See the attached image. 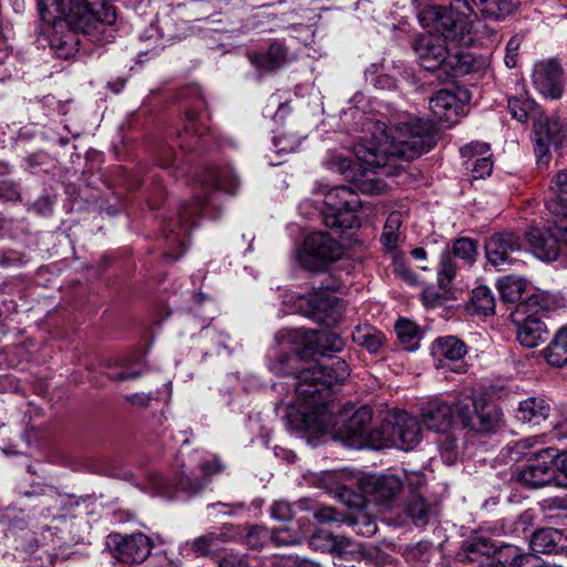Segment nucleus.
<instances>
[{
    "label": "nucleus",
    "mask_w": 567,
    "mask_h": 567,
    "mask_svg": "<svg viewBox=\"0 0 567 567\" xmlns=\"http://www.w3.org/2000/svg\"><path fill=\"white\" fill-rule=\"evenodd\" d=\"M371 138L364 136L354 145L353 152L363 172L359 177L349 173L352 162L340 158L338 171L353 179V186L363 194L379 195L388 188L381 176L391 175L388 166H395L399 158L412 161L432 150L436 143L432 122L420 117H408L391 126L381 122H369Z\"/></svg>",
    "instance_id": "f257e3e1"
},
{
    "label": "nucleus",
    "mask_w": 567,
    "mask_h": 567,
    "mask_svg": "<svg viewBox=\"0 0 567 567\" xmlns=\"http://www.w3.org/2000/svg\"><path fill=\"white\" fill-rule=\"evenodd\" d=\"M301 363L298 354L286 353L270 365L276 374L291 377L288 385L295 389L297 406L289 411L288 420L298 431H326L334 423L332 388L349 377V367L341 359L300 369Z\"/></svg>",
    "instance_id": "f03ea898"
},
{
    "label": "nucleus",
    "mask_w": 567,
    "mask_h": 567,
    "mask_svg": "<svg viewBox=\"0 0 567 567\" xmlns=\"http://www.w3.org/2000/svg\"><path fill=\"white\" fill-rule=\"evenodd\" d=\"M564 307V300L548 291H536L519 301L512 313L516 340L527 349L545 342L548 329L544 318Z\"/></svg>",
    "instance_id": "7ed1b4c3"
},
{
    "label": "nucleus",
    "mask_w": 567,
    "mask_h": 567,
    "mask_svg": "<svg viewBox=\"0 0 567 567\" xmlns=\"http://www.w3.org/2000/svg\"><path fill=\"white\" fill-rule=\"evenodd\" d=\"M38 9L44 18L47 13L69 17V22L86 34L116 21L115 8L106 0H38Z\"/></svg>",
    "instance_id": "20e7f679"
},
{
    "label": "nucleus",
    "mask_w": 567,
    "mask_h": 567,
    "mask_svg": "<svg viewBox=\"0 0 567 567\" xmlns=\"http://www.w3.org/2000/svg\"><path fill=\"white\" fill-rule=\"evenodd\" d=\"M473 14L474 9L467 0H452L447 6L429 4L417 17L423 28L451 42H461L471 33Z\"/></svg>",
    "instance_id": "39448f33"
},
{
    "label": "nucleus",
    "mask_w": 567,
    "mask_h": 567,
    "mask_svg": "<svg viewBox=\"0 0 567 567\" xmlns=\"http://www.w3.org/2000/svg\"><path fill=\"white\" fill-rule=\"evenodd\" d=\"M208 200V198L204 199L196 196L190 202L183 203L175 217H169L164 221L162 230L166 244L165 256L167 258L177 260L185 252L188 246L189 233L198 225L204 206Z\"/></svg>",
    "instance_id": "423d86ee"
},
{
    "label": "nucleus",
    "mask_w": 567,
    "mask_h": 567,
    "mask_svg": "<svg viewBox=\"0 0 567 567\" xmlns=\"http://www.w3.org/2000/svg\"><path fill=\"white\" fill-rule=\"evenodd\" d=\"M372 414V409L368 405H362L353 412L352 408H343L338 415L333 411L334 423L324 432L336 429L360 446L382 449V426H371Z\"/></svg>",
    "instance_id": "0eeeda50"
},
{
    "label": "nucleus",
    "mask_w": 567,
    "mask_h": 567,
    "mask_svg": "<svg viewBox=\"0 0 567 567\" xmlns=\"http://www.w3.org/2000/svg\"><path fill=\"white\" fill-rule=\"evenodd\" d=\"M324 205L322 218L327 227L340 231L359 227L357 210L361 200L351 187L338 186L330 189L324 196Z\"/></svg>",
    "instance_id": "6e6552de"
},
{
    "label": "nucleus",
    "mask_w": 567,
    "mask_h": 567,
    "mask_svg": "<svg viewBox=\"0 0 567 567\" xmlns=\"http://www.w3.org/2000/svg\"><path fill=\"white\" fill-rule=\"evenodd\" d=\"M566 134L567 123L557 115L539 114L534 118L532 140L538 165L547 166L549 164L551 148H559Z\"/></svg>",
    "instance_id": "1a4fd4ad"
},
{
    "label": "nucleus",
    "mask_w": 567,
    "mask_h": 567,
    "mask_svg": "<svg viewBox=\"0 0 567 567\" xmlns=\"http://www.w3.org/2000/svg\"><path fill=\"white\" fill-rule=\"evenodd\" d=\"M342 255L339 241L323 231L308 235L302 250L298 254L300 266L309 271H323Z\"/></svg>",
    "instance_id": "9d476101"
},
{
    "label": "nucleus",
    "mask_w": 567,
    "mask_h": 567,
    "mask_svg": "<svg viewBox=\"0 0 567 567\" xmlns=\"http://www.w3.org/2000/svg\"><path fill=\"white\" fill-rule=\"evenodd\" d=\"M456 415L464 429L475 433L495 432L502 422V411L482 400L456 401Z\"/></svg>",
    "instance_id": "9b49d317"
},
{
    "label": "nucleus",
    "mask_w": 567,
    "mask_h": 567,
    "mask_svg": "<svg viewBox=\"0 0 567 567\" xmlns=\"http://www.w3.org/2000/svg\"><path fill=\"white\" fill-rule=\"evenodd\" d=\"M382 447L393 445L410 451L421 441V423L416 416L405 411H396L382 423Z\"/></svg>",
    "instance_id": "f8f14e48"
},
{
    "label": "nucleus",
    "mask_w": 567,
    "mask_h": 567,
    "mask_svg": "<svg viewBox=\"0 0 567 567\" xmlns=\"http://www.w3.org/2000/svg\"><path fill=\"white\" fill-rule=\"evenodd\" d=\"M558 451L542 449L527 458L525 466L515 473V480L525 488L536 489L550 484L555 477Z\"/></svg>",
    "instance_id": "ddd939ff"
},
{
    "label": "nucleus",
    "mask_w": 567,
    "mask_h": 567,
    "mask_svg": "<svg viewBox=\"0 0 567 567\" xmlns=\"http://www.w3.org/2000/svg\"><path fill=\"white\" fill-rule=\"evenodd\" d=\"M106 544L112 557L125 564L143 563L151 555L153 548V542L143 533L111 534Z\"/></svg>",
    "instance_id": "4468645a"
},
{
    "label": "nucleus",
    "mask_w": 567,
    "mask_h": 567,
    "mask_svg": "<svg viewBox=\"0 0 567 567\" xmlns=\"http://www.w3.org/2000/svg\"><path fill=\"white\" fill-rule=\"evenodd\" d=\"M276 338L280 340V342L287 341L291 343L300 339L307 347L324 357L340 352L344 347L343 339L338 333L330 330L286 329L278 332Z\"/></svg>",
    "instance_id": "2eb2a0df"
},
{
    "label": "nucleus",
    "mask_w": 567,
    "mask_h": 567,
    "mask_svg": "<svg viewBox=\"0 0 567 567\" xmlns=\"http://www.w3.org/2000/svg\"><path fill=\"white\" fill-rule=\"evenodd\" d=\"M41 18L53 24V31L50 35V48L54 54L62 60L72 58L79 50L80 39L78 31H81V29L75 28L69 22V17H58L55 14L50 17L47 13V18L42 16Z\"/></svg>",
    "instance_id": "dca6fc26"
},
{
    "label": "nucleus",
    "mask_w": 567,
    "mask_h": 567,
    "mask_svg": "<svg viewBox=\"0 0 567 567\" xmlns=\"http://www.w3.org/2000/svg\"><path fill=\"white\" fill-rule=\"evenodd\" d=\"M520 238L512 231L494 234L485 243L486 259L499 271L506 270L508 266L516 261L513 255L520 251Z\"/></svg>",
    "instance_id": "f3484780"
},
{
    "label": "nucleus",
    "mask_w": 567,
    "mask_h": 567,
    "mask_svg": "<svg viewBox=\"0 0 567 567\" xmlns=\"http://www.w3.org/2000/svg\"><path fill=\"white\" fill-rule=\"evenodd\" d=\"M333 286H326V290L315 292L306 299V316L327 327L336 326L342 317L339 299L327 290H333Z\"/></svg>",
    "instance_id": "a211bd4d"
},
{
    "label": "nucleus",
    "mask_w": 567,
    "mask_h": 567,
    "mask_svg": "<svg viewBox=\"0 0 567 567\" xmlns=\"http://www.w3.org/2000/svg\"><path fill=\"white\" fill-rule=\"evenodd\" d=\"M445 39L437 34H423L414 42L420 65L427 71L443 70L450 49Z\"/></svg>",
    "instance_id": "6ab92c4d"
},
{
    "label": "nucleus",
    "mask_w": 567,
    "mask_h": 567,
    "mask_svg": "<svg viewBox=\"0 0 567 567\" xmlns=\"http://www.w3.org/2000/svg\"><path fill=\"white\" fill-rule=\"evenodd\" d=\"M150 483L157 494L173 498L175 491H181L187 495L199 493L207 484V480L181 470L175 474L174 485L169 484L165 477L157 473L150 475Z\"/></svg>",
    "instance_id": "aec40b11"
},
{
    "label": "nucleus",
    "mask_w": 567,
    "mask_h": 567,
    "mask_svg": "<svg viewBox=\"0 0 567 567\" xmlns=\"http://www.w3.org/2000/svg\"><path fill=\"white\" fill-rule=\"evenodd\" d=\"M313 517L319 524H348L354 528L357 534L367 537L375 534L378 529L375 520L361 512L349 516L331 506H321L313 512Z\"/></svg>",
    "instance_id": "412c9836"
},
{
    "label": "nucleus",
    "mask_w": 567,
    "mask_h": 567,
    "mask_svg": "<svg viewBox=\"0 0 567 567\" xmlns=\"http://www.w3.org/2000/svg\"><path fill=\"white\" fill-rule=\"evenodd\" d=\"M533 83L546 97L557 100L564 93L563 69L555 60L542 61L535 65Z\"/></svg>",
    "instance_id": "4be33fe9"
},
{
    "label": "nucleus",
    "mask_w": 567,
    "mask_h": 567,
    "mask_svg": "<svg viewBox=\"0 0 567 567\" xmlns=\"http://www.w3.org/2000/svg\"><path fill=\"white\" fill-rule=\"evenodd\" d=\"M456 402L450 404L443 400L434 399L425 403L421 410V421L427 430L443 433L454 423Z\"/></svg>",
    "instance_id": "5701e85b"
},
{
    "label": "nucleus",
    "mask_w": 567,
    "mask_h": 567,
    "mask_svg": "<svg viewBox=\"0 0 567 567\" xmlns=\"http://www.w3.org/2000/svg\"><path fill=\"white\" fill-rule=\"evenodd\" d=\"M430 109L437 122L449 127L457 123L464 110V102L453 91L442 89L430 99Z\"/></svg>",
    "instance_id": "b1692460"
},
{
    "label": "nucleus",
    "mask_w": 567,
    "mask_h": 567,
    "mask_svg": "<svg viewBox=\"0 0 567 567\" xmlns=\"http://www.w3.org/2000/svg\"><path fill=\"white\" fill-rule=\"evenodd\" d=\"M525 237L534 255L539 259L551 261L557 258L559 250L555 219L553 226L548 228L530 227Z\"/></svg>",
    "instance_id": "393cba45"
},
{
    "label": "nucleus",
    "mask_w": 567,
    "mask_h": 567,
    "mask_svg": "<svg viewBox=\"0 0 567 567\" xmlns=\"http://www.w3.org/2000/svg\"><path fill=\"white\" fill-rule=\"evenodd\" d=\"M489 151V145L481 142H472L461 148V154L465 158L464 166L472 172L473 178H484L491 175L493 161Z\"/></svg>",
    "instance_id": "a878e982"
},
{
    "label": "nucleus",
    "mask_w": 567,
    "mask_h": 567,
    "mask_svg": "<svg viewBox=\"0 0 567 567\" xmlns=\"http://www.w3.org/2000/svg\"><path fill=\"white\" fill-rule=\"evenodd\" d=\"M402 482L395 475L370 476L363 491L371 495L372 501L380 505H388L401 491Z\"/></svg>",
    "instance_id": "bb28decb"
},
{
    "label": "nucleus",
    "mask_w": 567,
    "mask_h": 567,
    "mask_svg": "<svg viewBox=\"0 0 567 567\" xmlns=\"http://www.w3.org/2000/svg\"><path fill=\"white\" fill-rule=\"evenodd\" d=\"M248 60L260 73L274 72L286 63L287 48L284 43L275 41L270 43L267 52L248 53Z\"/></svg>",
    "instance_id": "cd10ccee"
},
{
    "label": "nucleus",
    "mask_w": 567,
    "mask_h": 567,
    "mask_svg": "<svg viewBox=\"0 0 567 567\" xmlns=\"http://www.w3.org/2000/svg\"><path fill=\"white\" fill-rule=\"evenodd\" d=\"M549 403L540 396H530L518 403L515 417L523 423L539 425L550 415Z\"/></svg>",
    "instance_id": "c85d7f7f"
},
{
    "label": "nucleus",
    "mask_w": 567,
    "mask_h": 567,
    "mask_svg": "<svg viewBox=\"0 0 567 567\" xmlns=\"http://www.w3.org/2000/svg\"><path fill=\"white\" fill-rule=\"evenodd\" d=\"M565 534L556 528H540L533 533L530 549L537 554H558L565 547L563 544Z\"/></svg>",
    "instance_id": "c756f323"
},
{
    "label": "nucleus",
    "mask_w": 567,
    "mask_h": 567,
    "mask_svg": "<svg viewBox=\"0 0 567 567\" xmlns=\"http://www.w3.org/2000/svg\"><path fill=\"white\" fill-rule=\"evenodd\" d=\"M492 558L503 567H546L542 564H532L535 560L533 555L509 544L496 546V553Z\"/></svg>",
    "instance_id": "7c9ffc66"
},
{
    "label": "nucleus",
    "mask_w": 567,
    "mask_h": 567,
    "mask_svg": "<svg viewBox=\"0 0 567 567\" xmlns=\"http://www.w3.org/2000/svg\"><path fill=\"white\" fill-rule=\"evenodd\" d=\"M551 197L546 202V208L551 215L567 213V171H559L550 182Z\"/></svg>",
    "instance_id": "2f4dec72"
},
{
    "label": "nucleus",
    "mask_w": 567,
    "mask_h": 567,
    "mask_svg": "<svg viewBox=\"0 0 567 567\" xmlns=\"http://www.w3.org/2000/svg\"><path fill=\"white\" fill-rule=\"evenodd\" d=\"M239 178L230 166L209 169L204 182L205 189L209 186L228 194H235L239 188Z\"/></svg>",
    "instance_id": "473e14b6"
},
{
    "label": "nucleus",
    "mask_w": 567,
    "mask_h": 567,
    "mask_svg": "<svg viewBox=\"0 0 567 567\" xmlns=\"http://www.w3.org/2000/svg\"><path fill=\"white\" fill-rule=\"evenodd\" d=\"M496 544L489 538L484 536H474L466 539L462 546V553H460L461 560L478 561L482 557L487 559L496 553Z\"/></svg>",
    "instance_id": "72a5a7b5"
},
{
    "label": "nucleus",
    "mask_w": 567,
    "mask_h": 567,
    "mask_svg": "<svg viewBox=\"0 0 567 567\" xmlns=\"http://www.w3.org/2000/svg\"><path fill=\"white\" fill-rule=\"evenodd\" d=\"M443 71L451 78L470 74L475 71V58L466 51H450Z\"/></svg>",
    "instance_id": "f704fd0d"
},
{
    "label": "nucleus",
    "mask_w": 567,
    "mask_h": 567,
    "mask_svg": "<svg viewBox=\"0 0 567 567\" xmlns=\"http://www.w3.org/2000/svg\"><path fill=\"white\" fill-rule=\"evenodd\" d=\"M476 9L486 18L503 20L516 9L515 0H472Z\"/></svg>",
    "instance_id": "c9c22d12"
},
{
    "label": "nucleus",
    "mask_w": 567,
    "mask_h": 567,
    "mask_svg": "<svg viewBox=\"0 0 567 567\" xmlns=\"http://www.w3.org/2000/svg\"><path fill=\"white\" fill-rule=\"evenodd\" d=\"M352 340L370 353H377L383 346L384 334L370 324L357 326L352 332Z\"/></svg>",
    "instance_id": "e433bc0d"
},
{
    "label": "nucleus",
    "mask_w": 567,
    "mask_h": 567,
    "mask_svg": "<svg viewBox=\"0 0 567 567\" xmlns=\"http://www.w3.org/2000/svg\"><path fill=\"white\" fill-rule=\"evenodd\" d=\"M545 358L553 367H563L567 363V326L560 328L554 339L545 349Z\"/></svg>",
    "instance_id": "4c0bfd02"
},
{
    "label": "nucleus",
    "mask_w": 567,
    "mask_h": 567,
    "mask_svg": "<svg viewBox=\"0 0 567 567\" xmlns=\"http://www.w3.org/2000/svg\"><path fill=\"white\" fill-rule=\"evenodd\" d=\"M225 540L223 533H207L196 537L189 547L197 557H206L217 553Z\"/></svg>",
    "instance_id": "58836bf2"
},
{
    "label": "nucleus",
    "mask_w": 567,
    "mask_h": 567,
    "mask_svg": "<svg viewBox=\"0 0 567 567\" xmlns=\"http://www.w3.org/2000/svg\"><path fill=\"white\" fill-rule=\"evenodd\" d=\"M435 353L451 361L462 359L466 353L465 343L456 337L449 336L435 341Z\"/></svg>",
    "instance_id": "ea45409f"
},
{
    "label": "nucleus",
    "mask_w": 567,
    "mask_h": 567,
    "mask_svg": "<svg viewBox=\"0 0 567 567\" xmlns=\"http://www.w3.org/2000/svg\"><path fill=\"white\" fill-rule=\"evenodd\" d=\"M497 288L504 302L514 303L522 299L525 281L514 276H505L497 281Z\"/></svg>",
    "instance_id": "a19ab883"
},
{
    "label": "nucleus",
    "mask_w": 567,
    "mask_h": 567,
    "mask_svg": "<svg viewBox=\"0 0 567 567\" xmlns=\"http://www.w3.org/2000/svg\"><path fill=\"white\" fill-rule=\"evenodd\" d=\"M404 511L416 526L427 524L431 508L421 494H412L405 502Z\"/></svg>",
    "instance_id": "79ce46f5"
},
{
    "label": "nucleus",
    "mask_w": 567,
    "mask_h": 567,
    "mask_svg": "<svg viewBox=\"0 0 567 567\" xmlns=\"http://www.w3.org/2000/svg\"><path fill=\"white\" fill-rule=\"evenodd\" d=\"M472 306L476 313L488 316L494 313L495 298L486 286L476 287L472 293Z\"/></svg>",
    "instance_id": "37998d69"
},
{
    "label": "nucleus",
    "mask_w": 567,
    "mask_h": 567,
    "mask_svg": "<svg viewBox=\"0 0 567 567\" xmlns=\"http://www.w3.org/2000/svg\"><path fill=\"white\" fill-rule=\"evenodd\" d=\"M437 446L443 462L447 465L455 464L460 456V446L456 436L447 431L441 433Z\"/></svg>",
    "instance_id": "c03bdc74"
},
{
    "label": "nucleus",
    "mask_w": 567,
    "mask_h": 567,
    "mask_svg": "<svg viewBox=\"0 0 567 567\" xmlns=\"http://www.w3.org/2000/svg\"><path fill=\"white\" fill-rule=\"evenodd\" d=\"M336 549L331 550L330 554L334 555V558L339 563L334 561L336 565L342 566V560H353L360 556L359 544L343 536H336Z\"/></svg>",
    "instance_id": "a18cd8bd"
},
{
    "label": "nucleus",
    "mask_w": 567,
    "mask_h": 567,
    "mask_svg": "<svg viewBox=\"0 0 567 567\" xmlns=\"http://www.w3.org/2000/svg\"><path fill=\"white\" fill-rule=\"evenodd\" d=\"M453 258L457 257L465 262L472 265L474 264L477 256V245L476 241L468 237H461L453 241L452 251Z\"/></svg>",
    "instance_id": "49530a36"
},
{
    "label": "nucleus",
    "mask_w": 567,
    "mask_h": 567,
    "mask_svg": "<svg viewBox=\"0 0 567 567\" xmlns=\"http://www.w3.org/2000/svg\"><path fill=\"white\" fill-rule=\"evenodd\" d=\"M456 275V264L449 249L441 252L440 266L437 269V282L441 288H446Z\"/></svg>",
    "instance_id": "de8ad7c7"
},
{
    "label": "nucleus",
    "mask_w": 567,
    "mask_h": 567,
    "mask_svg": "<svg viewBox=\"0 0 567 567\" xmlns=\"http://www.w3.org/2000/svg\"><path fill=\"white\" fill-rule=\"evenodd\" d=\"M507 107L513 118L524 123L530 116L534 103L524 95L512 96L508 99Z\"/></svg>",
    "instance_id": "09e8293b"
},
{
    "label": "nucleus",
    "mask_w": 567,
    "mask_h": 567,
    "mask_svg": "<svg viewBox=\"0 0 567 567\" xmlns=\"http://www.w3.org/2000/svg\"><path fill=\"white\" fill-rule=\"evenodd\" d=\"M402 224L401 215L398 212H393L388 216L384 225L381 240L385 248L393 249L396 246L399 235L398 230Z\"/></svg>",
    "instance_id": "8fccbe9b"
},
{
    "label": "nucleus",
    "mask_w": 567,
    "mask_h": 567,
    "mask_svg": "<svg viewBox=\"0 0 567 567\" xmlns=\"http://www.w3.org/2000/svg\"><path fill=\"white\" fill-rule=\"evenodd\" d=\"M272 543L271 530L265 526H250L246 533V544L251 549H259Z\"/></svg>",
    "instance_id": "3c124183"
},
{
    "label": "nucleus",
    "mask_w": 567,
    "mask_h": 567,
    "mask_svg": "<svg viewBox=\"0 0 567 567\" xmlns=\"http://www.w3.org/2000/svg\"><path fill=\"white\" fill-rule=\"evenodd\" d=\"M192 311L195 316L200 317L203 320H213L217 312V305L203 293L194 297V306Z\"/></svg>",
    "instance_id": "603ef678"
},
{
    "label": "nucleus",
    "mask_w": 567,
    "mask_h": 567,
    "mask_svg": "<svg viewBox=\"0 0 567 567\" xmlns=\"http://www.w3.org/2000/svg\"><path fill=\"white\" fill-rule=\"evenodd\" d=\"M432 544L427 540H422L416 544L406 545L403 549V556L409 561H427L430 559V551Z\"/></svg>",
    "instance_id": "864d4df0"
},
{
    "label": "nucleus",
    "mask_w": 567,
    "mask_h": 567,
    "mask_svg": "<svg viewBox=\"0 0 567 567\" xmlns=\"http://www.w3.org/2000/svg\"><path fill=\"white\" fill-rule=\"evenodd\" d=\"M336 536L331 533L319 529L312 534L309 539V546L322 553H331L336 549Z\"/></svg>",
    "instance_id": "5fc2aeb1"
},
{
    "label": "nucleus",
    "mask_w": 567,
    "mask_h": 567,
    "mask_svg": "<svg viewBox=\"0 0 567 567\" xmlns=\"http://www.w3.org/2000/svg\"><path fill=\"white\" fill-rule=\"evenodd\" d=\"M301 143V137L292 133H282L274 137V146L278 154L296 152Z\"/></svg>",
    "instance_id": "6e6d98bb"
},
{
    "label": "nucleus",
    "mask_w": 567,
    "mask_h": 567,
    "mask_svg": "<svg viewBox=\"0 0 567 567\" xmlns=\"http://www.w3.org/2000/svg\"><path fill=\"white\" fill-rule=\"evenodd\" d=\"M207 130L198 124L197 115L194 111H187L185 114V133L190 136L192 140H198L204 137ZM195 141H192L187 145L181 143V147H193Z\"/></svg>",
    "instance_id": "4d7b16f0"
},
{
    "label": "nucleus",
    "mask_w": 567,
    "mask_h": 567,
    "mask_svg": "<svg viewBox=\"0 0 567 567\" xmlns=\"http://www.w3.org/2000/svg\"><path fill=\"white\" fill-rule=\"evenodd\" d=\"M298 508L302 509L301 503L290 504L286 501H277L271 505L270 515L278 520H289L296 515Z\"/></svg>",
    "instance_id": "13d9d810"
},
{
    "label": "nucleus",
    "mask_w": 567,
    "mask_h": 567,
    "mask_svg": "<svg viewBox=\"0 0 567 567\" xmlns=\"http://www.w3.org/2000/svg\"><path fill=\"white\" fill-rule=\"evenodd\" d=\"M272 544L276 546L298 545L302 542V535L298 530L290 528H278L271 530Z\"/></svg>",
    "instance_id": "bf43d9fd"
},
{
    "label": "nucleus",
    "mask_w": 567,
    "mask_h": 567,
    "mask_svg": "<svg viewBox=\"0 0 567 567\" xmlns=\"http://www.w3.org/2000/svg\"><path fill=\"white\" fill-rule=\"evenodd\" d=\"M395 332L402 343L410 344L417 336V327L408 319H400L395 324Z\"/></svg>",
    "instance_id": "052dcab7"
},
{
    "label": "nucleus",
    "mask_w": 567,
    "mask_h": 567,
    "mask_svg": "<svg viewBox=\"0 0 567 567\" xmlns=\"http://www.w3.org/2000/svg\"><path fill=\"white\" fill-rule=\"evenodd\" d=\"M534 525V514L530 509L523 512L513 523V533L517 536L526 535Z\"/></svg>",
    "instance_id": "680f3d73"
},
{
    "label": "nucleus",
    "mask_w": 567,
    "mask_h": 567,
    "mask_svg": "<svg viewBox=\"0 0 567 567\" xmlns=\"http://www.w3.org/2000/svg\"><path fill=\"white\" fill-rule=\"evenodd\" d=\"M519 47H520V39L518 37H513L507 42L504 62L508 68L516 66Z\"/></svg>",
    "instance_id": "e2e57ef3"
},
{
    "label": "nucleus",
    "mask_w": 567,
    "mask_h": 567,
    "mask_svg": "<svg viewBox=\"0 0 567 567\" xmlns=\"http://www.w3.org/2000/svg\"><path fill=\"white\" fill-rule=\"evenodd\" d=\"M555 216V230L557 231L559 250L560 247L567 248V213Z\"/></svg>",
    "instance_id": "0e129e2a"
},
{
    "label": "nucleus",
    "mask_w": 567,
    "mask_h": 567,
    "mask_svg": "<svg viewBox=\"0 0 567 567\" xmlns=\"http://www.w3.org/2000/svg\"><path fill=\"white\" fill-rule=\"evenodd\" d=\"M20 198V192L16 183L10 181L0 182V199L13 202Z\"/></svg>",
    "instance_id": "69168bd1"
},
{
    "label": "nucleus",
    "mask_w": 567,
    "mask_h": 567,
    "mask_svg": "<svg viewBox=\"0 0 567 567\" xmlns=\"http://www.w3.org/2000/svg\"><path fill=\"white\" fill-rule=\"evenodd\" d=\"M422 300L426 307H435L443 302L444 297L434 287H427L422 292Z\"/></svg>",
    "instance_id": "338daca9"
},
{
    "label": "nucleus",
    "mask_w": 567,
    "mask_h": 567,
    "mask_svg": "<svg viewBox=\"0 0 567 567\" xmlns=\"http://www.w3.org/2000/svg\"><path fill=\"white\" fill-rule=\"evenodd\" d=\"M218 567H249V566L244 557L236 555V554H228L219 560Z\"/></svg>",
    "instance_id": "774afa93"
}]
</instances>
